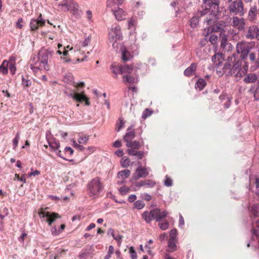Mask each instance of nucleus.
I'll list each match as a JSON object with an SVG mask.
<instances>
[{
	"instance_id": "13",
	"label": "nucleus",
	"mask_w": 259,
	"mask_h": 259,
	"mask_svg": "<svg viewBox=\"0 0 259 259\" xmlns=\"http://www.w3.org/2000/svg\"><path fill=\"white\" fill-rule=\"evenodd\" d=\"M66 8L67 11H70L73 15L78 14V4L73 0H70L67 6H62Z\"/></svg>"
},
{
	"instance_id": "31",
	"label": "nucleus",
	"mask_w": 259,
	"mask_h": 259,
	"mask_svg": "<svg viewBox=\"0 0 259 259\" xmlns=\"http://www.w3.org/2000/svg\"><path fill=\"white\" fill-rule=\"evenodd\" d=\"M257 9L256 7H252L250 8L249 13L248 16L250 20L252 21L254 19L256 14Z\"/></svg>"
},
{
	"instance_id": "61",
	"label": "nucleus",
	"mask_w": 259,
	"mask_h": 259,
	"mask_svg": "<svg viewBox=\"0 0 259 259\" xmlns=\"http://www.w3.org/2000/svg\"><path fill=\"white\" fill-rule=\"evenodd\" d=\"M249 55V60L251 61H254L255 60V55L254 53H251Z\"/></svg>"
},
{
	"instance_id": "7",
	"label": "nucleus",
	"mask_w": 259,
	"mask_h": 259,
	"mask_svg": "<svg viewBox=\"0 0 259 259\" xmlns=\"http://www.w3.org/2000/svg\"><path fill=\"white\" fill-rule=\"evenodd\" d=\"M228 10L231 14L235 15L239 14L242 16L244 14L243 4L242 0L233 2L228 7Z\"/></svg>"
},
{
	"instance_id": "46",
	"label": "nucleus",
	"mask_w": 259,
	"mask_h": 259,
	"mask_svg": "<svg viewBox=\"0 0 259 259\" xmlns=\"http://www.w3.org/2000/svg\"><path fill=\"white\" fill-rule=\"evenodd\" d=\"M218 39V37L215 34H212L209 36V41L212 45L217 44Z\"/></svg>"
},
{
	"instance_id": "39",
	"label": "nucleus",
	"mask_w": 259,
	"mask_h": 259,
	"mask_svg": "<svg viewBox=\"0 0 259 259\" xmlns=\"http://www.w3.org/2000/svg\"><path fill=\"white\" fill-rule=\"evenodd\" d=\"M145 204L143 201L138 200L135 202L134 206L138 209H141L145 206Z\"/></svg>"
},
{
	"instance_id": "64",
	"label": "nucleus",
	"mask_w": 259,
	"mask_h": 259,
	"mask_svg": "<svg viewBox=\"0 0 259 259\" xmlns=\"http://www.w3.org/2000/svg\"><path fill=\"white\" fill-rule=\"evenodd\" d=\"M115 154L118 156H122L123 155V154H124V152L121 149H118L116 152H115Z\"/></svg>"
},
{
	"instance_id": "26",
	"label": "nucleus",
	"mask_w": 259,
	"mask_h": 259,
	"mask_svg": "<svg viewBox=\"0 0 259 259\" xmlns=\"http://www.w3.org/2000/svg\"><path fill=\"white\" fill-rule=\"evenodd\" d=\"M9 60L3 61L0 66V72L3 74H7L8 73Z\"/></svg>"
},
{
	"instance_id": "9",
	"label": "nucleus",
	"mask_w": 259,
	"mask_h": 259,
	"mask_svg": "<svg viewBox=\"0 0 259 259\" xmlns=\"http://www.w3.org/2000/svg\"><path fill=\"white\" fill-rule=\"evenodd\" d=\"M46 20L42 18V14L40 13L36 19H31L30 21L29 27L31 31H36L40 27L45 25Z\"/></svg>"
},
{
	"instance_id": "62",
	"label": "nucleus",
	"mask_w": 259,
	"mask_h": 259,
	"mask_svg": "<svg viewBox=\"0 0 259 259\" xmlns=\"http://www.w3.org/2000/svg\"><path fill=\"white\" fill-rule=\"evenodd\" d=\"M251 233H252V234L255 236L256 237H258V231L257 230V229H255L254 228H252V230H251Z\"/></svg>"
},
{
	"instance_id": "47",
	"label": "nucleus",
	"mask_w": 259,
	"mask_h": 259,
	"mask_svg": "<svg viewBox=\"0 0 259 259\" xmlns=\"http://www.w3.org/2000/svg\"><path fill=\"white\" fill-rule=\"evenodd\" d=\"M130 253L131 254V257L132 259H137V255L136 252L134 250L133 247H131L130 248Z\"/></svg>"
},
{
	"instance_id": "41",
	"label": "nucleus",
	"mask_w": 259,
	"mask_h": 259,
	"mask_svg": "<svg viewBox=\"0 0 259 259\" xmlns=\"http://www.w3.org/2000/svg\"><path fill=\"white\" fill-rule=\"evenodd\" d=\"M152 114V111L149 110L148 109H146L143 112L142 117L143 119H145L148 117L150 116Z\"/></svg>"
},
{
	"instance_id": "45",
	"label": "nucleus",
	"mask_w": 259,
	"mask_h": 259,
	"mask_svg": "<svg viewBox=\"0 0 259 259\" xmlns=\"http://www.w3.org/2000/svg\"><path fill=\"white\" fill-rule=\"evenodd\" d=\"M50 147L54 151L57 150L60 147V144L58 142H49Z\"/></svg>"
},
{
	"instance_id": "57",
	"label": "nucleus",
	"mask_w": 259,
	"mask_h": 259,
	"mask_svg": "<svg viewBox=\"0 0 259 259\" xmlns=\"http://www.w3.org/2000/svg\"><path fill=\"white\" fill-rule=\"evenodd\" d=\"M90 41H91V39L89 37H88L87 38H85L84 41L82 42V46H83V47L87 46L90 43Z\"/></svg>"
},
{
	"instance_id": "40",
	"label": "nucleus",
	"mask_w": 259,
	"mask_h": 259,
	"mask_svg": "<svg viewBox=\"0 0 259 259\" xmlns=\"http://www.w3.org/2000/svg\"><path fill=\"white\" fill-rule=\"evenodd\" d=\"M164 184L165 186L167 187H170L173 184V182L172 179L168 177V176H165V179L164 182Z\"/></svg>"
},
{
	"instance_id": "5",
	"label": "nucleus",
	"mask_w": 259,
	"mask_h": 259,
	"mask_svg": "<svg viewBox=\"0 0 259 259\" xmlns=\"http://www.w3.org/2000/svg\"><path fill=\"white\" fill-rule=\"evenodd\" d=\"M142 218L147 223H150L152 220L160 222L162 219V212L159 209H154L150 211H145L142 214ZM158 226L162 229V223L159 222Z\"/></svg>"
},
{
	"instance_id": "52",
	"label": "nucleus",
	"mask_w": 259,
	"mask_h": 259,
	"mask_svg": "<svg viewBox=\"0 0 259 259\" xmlns=\"http://www.w3.org/2000/svg\"><path fill=\"white\" fill-rule=\"evenodd\" d=\"M65 152L66 154H68L69 156H71L73 153V150L71 148L67 147L65 148Z\"/></svg>"
},
{
	"instance_id": "43",
	"label": "nucleus",
	"mask_w": 259,
	"mask_h": 259,
	"mask_svg": "<svg viewBox=\"0 0 259 259\" xmlns=\"http://www.w3.org/2000/svg\"><path fill=\"white\" fill-rule=\"evenodd\" d=\"M177 230L176 229H172L170 231L169 239H170L171 240H176V238L177 237Z\"/></svg>"
},
{
	"instance_id": "19",
	"label": "nucleus",
	"mask_w": 259,
	"mask_h": 259,
	"mask_svg": "<svg viewBox=\"0 0 259 259\" xmlns=\"http://www.w3.org/2000/svg\"><path fill=\"white\" fill-rule=\"evenodd\" d=\"M136 172L137 173V179L140 178H145L148 176L149 174L147 168L142 167L141 166H139L137 168Z\"/></svg>"
},
{
	"instance_id": "12",
	"label": "nucleus",
	"mask_w": 259,
	"mask_h": 259,
	"mask_svg": "<svg viewBox=\"0 0 259 259\" xmlns=\"http://www.w3.org/2000/svg\"><path fill=\"white\" fill-rule=\"evenodd\" d=\"M245 36L250 39H259V28L255 25L250 26Z\"/></svg>"
},
{
	"instance_id": "11",
	"label": "nucleus",
	"mask_w": 259,
	"mask_h": 259,
	"mask_svg": "<svg viewBox=\"0 0 259 259\" xmlns=\"http://www.w3.org/2000/svg\"><path fill=\"white\" fill-rule=\"evenodd\" d=\"M122 38L120 27L119 25L112 26L111 30L109 33V39L110 42L115 39H121Z\"/></svg>"
},
{
	"instance_id": "54",
	"label": "nucleus",
	"mask_w": 259,
	"mask_h": 259,
	"mask_svg": "<svg viewBox=\"0 0 259 259\" xmlns=\"http://www.w3.org/2000/svg\"><path fill=\"white\" fill-rule=\"evenodd\" d=\"M51 232L53 235L56 236L60 234L61 231L57 230L56 227H54L51 229Z\"/></svg>"
},
{
	"instance_id": "10",
	"label": "nucleus",
	"mask_w": 259,
	"mask_h": 259,
	"mask_svg": "<svg viewBox=\"0 0 259 259\" xmlns=\"http://www.w3.org/2000/svg\"><path fill=\"white\" fill-rule=\"evenodd\" d=\"M78 91H79V90H77L74 93H71L69 96L72 97L74 100L77 102L82 103L84 101L85 104L89 106L90 102H89V98L86 97L84 92H82L80 93H78L77 92Z\"/></svg>"
},
{
	"instance_id": "1",
	"label": "nucleus",
	"mask_w": 259,
	"mask_h": 259,
	"mask_svg": "<svg viewBox=\"0 0 259 259\" xmlns=\"http://www.w3.org/2000/svg\"><path fill=\"white\" fill-rule=\"evenodd\" d=\"M220 57H217L218 63H216L217 73L222 76L224 74L226 76H235L241 77L245 75L247 72L248 65L245 63V65L241 67V63L239 59L237 60L236 55L233 54L225 59L224 55L218 53Z\"/></svg>"
},
{
	"instance_id": "4",
	"label": "nucleus",
	"mask_w": 259,
	"mask_h": 259,
	"mask_svg": "<svg viewBox=\"0 0 259 259\" xmlns=\"http://www.w3.org/2000/svg\"><path fill=\"white\" fill-rule=\"evenodd\" d=\"M254 43L253 42L240 41L237 43L236 46V52L238 54H240V58L239 59L242 63V61L244 62L242 65L243 67L245 65V63H247L246 60L251 50L254 47ZM238 59H237L238 60ZM248 65V64H247Z\"/></svg>"
},
{
	"instance_id": "60",
	"label": "nucleus",
	"mask_w": 259,
	"mask_h": 259,
	"mask_svg": "<svg viewBox=\"0 0 259 259\" xmlns=\"http://www.w3.org/2000/svg\"><path fill=\"white\" fill-rule=\"evenodd\" d=\"M110 67H111V69H112V72L114 74H115L116 75H117V74H118L117 71L119 70V68L115 69V67H114V65L113 64L111 65Z\"/></svg>"
},
{
	"instance_id": "51",
	"label": "nucleus",
	"mask_w": 259,
	"mask_h": 259,
	"mask_svg": "<svg viewBox=\"0 0 259 259\" xmlns=\"http://www.w3.org/2000/svg\"><path fill=\"white\" fill-rule=\"evenodd\" d=\"M153 243V241L152 240H149L148 243L146 245L145 247L147 248V252L148 253H150L151 250L150 249L152 248L151 245Z\"/></svg>"
},
{
	"instance_id": "32",
	"label": "nucleus",
	"mask_w": 259,
	"mask_h": 259,
	"mask_svg": "<svg viewBox=\"0 0 259 259\" xmlns=\"http://www.w3.org/2000/svg\"><path fill=\"white\" fill-rule=\"evenodd\" d=\"M32 81L28 78V76L22 77V85L24 88L29 87L31 86Z\"/></svg>"
},
{
	"instance_id": "16",
	"label": "nucleus",
	"mask_w": 259,
	"mask_h": 259,
	"mask_svg": "<svg viewBox=\"0 0 259 259\" xmlns=\"http://www.w3.org/2000/svg\"><path fill=\"white\" fill-rule=\"evenodd\" d=\"M197 64L196 63H192L190 66L184 71V74L187 77H190L194 75L196 71Z\"/></svg>"
},
{
	"instance_id": "27",
	"label": "nucleus",
	"mask_w": 259,
	"mask_h": 259,
	"mask_svg": "<svg viewBox=\"0 0 259 259\" xmlns=\"http://www.w3.org/2000/svg\"><path fill=\"white\" fill-rule=\"evenodd\" d=\"M206 82L203 78L198 79L195 83V88L198 89L199 91H202L206 86Z\"/></svg>"
},
{
	"instance_id": "49",
	"label": "nucleus",
	"mask_w": 259,
	"mask_h": 259,
	"mask_svg": "<svg viewBox=\"0 0 259 259\" xmlns=\"http://www.w3.org/2000/svg\"><path fill=\"white\" fill-rule=\"evenodd\" d=\"M141 197L142 199L149 201L151 200L152 197L151 195L147 193H143L141 195Z\"/></svg>"
},
{
	"instance_id": "37",
	"label": "nucleus",
	"mask_w": 259,
	"mask_h": 259,
	"mask_svg": "<svg viewBox=\"0 0 259 259\" xmlns=\"http://www.w3.org/2000/svg\"><path fill=\"white\" fill-rule=\"evenodd\" d=\"M120 162L121 163V166L123 167H128L130 165V163H131V160L128 158H124V157L122 158Z\"/></svg>"
},
{
	"instance_id": "24",
	"label": "nucleus",
	"mask_w": 259,
	"mask_h": 259,
	"mask_svg": "<svg viewBox=\"0 0 259 259\" xmlns=\"http://www.w3.org/2000/svg\"><path fill=\"white\" fill-rule=\"evenodd\" d=\"M133 70V67L131 65H124L119 67V73L122 74L123 73H132Z\"/></svg>"
},
{
	"instance_id": "15",
	"label": "nucleus",
	"mask_w": 259,
	"mask_h": 259,
	"mask_svg": "<svg viewBox=\"0 0 259 259\" xmlns=\"http://www.w3.org/2000/svg\"><path fill=\"white\" fill-rule=\"evenodd\" d=\"M233 25L239 30L244 29L245 26L244 19H239L238 17H233Z\"/></svg>"
},
{
	"instance_id": "35",
	"label": "nucleus",
	"mask_w": 259,
	"mask_h": 259,
	"mask_svg": "<svg viewBox=\"0 0 259 259\" xmlns=\"http://www.w3.org/2000/svg\"><path fill=\"white\" fill-rule=\"evenodd\" d=\"M131 58L130 53L126 50H124L122 52V59L124 61H128Z\"/></svg>"
},
{
	"instance_id": "14",
	"label": "nucleus",
	"mask_w": 259,
	"mask_h": 259,
	"mask_svg": "<svg viewBox=\"0 0 259 259\" xmlns=\"http://www.w3.org/2000/svg\"><path fill=\"white\" fill-rule=\"evenodd\" d=\"M115 8H111V11L113 12L115 18L118 21H121L124 20L126 17V14L123 10L118 8L117 10H115Z\"/></svg>"
},
{
	"instance_id": "44",
	"label": "nucleus",
	"mask_w": 259,
	"mask_h": 259,
	"mask_svg": "<svg viewBox=\"0 0 259 259\" xmlns=\"http://www.w3.org/2000/svg\"><path fill=\"white\" fill-rule=\"evenodd\" d=\"M156 184V183L151 180H145V187L146 188H152L154 187Z\"/></svg>"
},
{
	"instance_id": "56",
	"label": "nucleus",
	"mask_w": 259,
	"mask_h": 259,
	"mask_svg": "<svg viewBox=\"0 0 259 259\" xmlns=\"http://www.w3.org/2000/svg\"><path fill=\"white\" fill-rule=\"evenodd\" d=\"M137 199V196L135 194H132L129 196L128 198V201L130 202H134Z\"/></svg>"
},
{
	"instance_id": "6",
	"label": "nucleus",
	"mask_w": 259,
	"mask_h": 259,
	"mask_svg": "<svg viewBox=\"0 0 259 259\" xmlns=\"http://www.w3.org/2000/svg\"><path fill=\"white\" fill-rule=\"evenodd\" d=\"M104 186L101 182L99 177L93 179L88 184V190L89 195L92 196H98L102 191Z\"/></svg>"
},
{
	"instance_id": "59",
	"label": "nucleus",
	"mask_w": 259,
	"mask_h": 259,
	"mask_svg": "<svg viewBox=\"0 0 259 259\" xmlns=\"http://www.w3.org/2000/svg\"><path fill=\"white\" fill-rule=\"evenodd\" d=\"M113 146L115 148H119L121 146V143L120 141L117 140L113 143Z\"/></svg>"
},
{
	"instance_id": "58",
	"label": "nucleus",
	"mask_w": 259,
	"mask_h": 259,
	"mask_svg": "<svg viewBox=\"0 0 259 259\" xmlns=\"http://www.w3.org/2000/svg\"><path fill=\"white\" fill-rule=\"evenodd\" d=\"M184 225V219L183 218L182 215L180 214V218L179 221V225L180 227H182Z\"/></svg>"
},
{
	"instance_id": "29",
	"label": "nucleus",
	"mask_w": 259,
	"mask_h": 259,
	"mask_svg": "<svg viewBox=\"0 0 259 259\" xmlns=\"http://www.w3.org/2000/svg\"><path fill=\"white\" fill-rule=\"evenodd\" d=\"M199 22V16H194L190 20V25L191 28H195L197 27Z\"/></svg>"
},
{
	"instance_id": "21",
	"label": "nucleus",
	"mask_w": 259,
	"mask_h": 259,
	"mask_svg": "<svg viewBox=\"0 0 259 259\" xmlns=\"http://www.w3.org/2000/svg\"><path fill=\"white\" fill-rule=\"evenodd\" d=\"M176 241L174 240H168L167 248L166 249V251L169 252H172L175 251L177 249V246L176 244Z\"/></svg>"
},
{
	"instance_id": "34",
	"label": "nucleus",
	"mask_w": 259,
	"mask_h": 259,
	"mask_svg": "<svg viewBox=\"0 0 259 259\" xmlns=\"http://www.w3.org/2000/svg\"><path fill=\"white\" fill-rule=\"evenodd\" d=\"M135 81V78L133 76L129 75H124L123 76V81L125 83L129 82V83H134Z\"/></svg>"
},
{
	"instance_id": "2",
	"label": "nucleus",
	"mask_w": 259,
	"mask_h": 259,
	"mask_svg": "<svg viewBox=\"0 0 259 259\" xmlns=\"http://www.w3.org/2000/svg\"><path fill=\"white\" fill-rule=\"evenodd\" d=\"M201 8L202 9L198 11L200 16H203L208 14L204 23H206L207 25L212 26V31L219 32L222 29V26L214 24L219 19L221 14L220 0H202Z\"/></svg>"
},
{
	"instance_id": "36",
	"label": "nucleus",
	"mask_w": 259,
	"mask_h": 259,
	"mask_svg": "<svg viewBox=\"0 0 259 259\" xmlns=\"http://www.w3.org/2000/svg\"><path fill=\"white\" fill-rule=\"evenodd\" d=\"M89 140V137L85 135H80L79 136L78 142L79 144H85Z\"/></svg>"
},
{
	"instance_id": "8",
	"label": "nucleus",
	"mask_w": 259,
	"mask_h": 259,
	"mask_svg": "<svg viewBox=\"0 0 259 259\" xmlns=\"http://www.w3.org/2000/svg\"><path fill=\"white\" fill-rule=\"evenodd\" d=\"M38 214L40 218H46V222L48 223L49 226H51L56 219L61 218V216L58 213L46 211L44 210L42 208H41V210H39Z\"/></svg>"
},
{
	"instance_id": "18",
	"label": "nucleus",
	"mask_w": 259,
	"mask_h": 259,
	"mask_svg": "<svg viewBox=\"0 0 259 259\" xmlns=\"http://www.w3.org/2000/svg\"><path fill=\"white\" fill-rule=\"evenodd\" d=\"M128 154L132 156H136L139 159H141L143 158L144 156V152L142 151H137L136 149H128L126 150Z\"/></svg>"
},
{
	"instance_id": "42",
	"label": "nucleus",
	"mask_w": 259,
	"mask_h": 259,
	"mask_svg": "<svg viewBox=\"0 0 259 259\" xmlns=\"http://www.w3.org/2000/svg\"><path fill=\"white\" fill-rule=\"evenodd\" d=\"M118 120V122L116 123L117 127H116V131L117 132H119V130L123 127L124 124V122L122 118H119Z\"/></svg>"
},
{
	"instance_id": "30",
	"label": "nucleus",
	"mask_w": 259,
	"mask_h": 259,
	"mask_svg": "<svg viewBox=\"0 0 259 259\" xmlns=\"http://www.w3.org/2000/svg\"><path fill=\"white\" fill-rule=\"evenodd\" d=\"M130 174L131 171L130 170L125 169L120 171L118 173V177L122 180H124L130 176Z\"/></svg>"
},
{
	"instance_id": "3",
	"label": "nucleus",
	"mask_w": 259,
	"mask_h": 259,
	"mask_svg": "<svg viewBox=\"0 0 259 259\" xmlns=\"http://www.w3.org/2000/svg\"><path fill=\"white\" fill-rule=\"evenodd\" d=\"M53 51L50 49H42L38 53L37 60L31 65V68L34 71L38 70H50V65L48 64L49 57L53 55Z\"/></svg>"
},
{
	"instance_id": "63",
	"label": "nucleus",
	"mask_w": 259,
	"mask_h": 259,
	"mask_svg": "<svg viewBox=\"0 0 259 259\" xmlns=\"http://www.w3.org/2000/svg\"><path fill=\"white\" fill-rule=\"evenodd\" d=\"M117 39L114 40L113 42L112 46L113 48L116 50H117L119 47V44L118 42L117 41Z\"/></svg>"
},
{
	"instance_id": "53",
	"label": "nucleus",
	"mask_w": 259,
	"mask_h": 259,
	"mask_svg": "<svg viewBox=\"0 0 259 259\" xmlns=\"http://www.w3.org/2000/svg\"><path fill=\"white\" fill-rule=\"evenodd\" d=\"M59 2V6H67L70 0H55Z\"/></svg>"
},
{
	"instance_id": "28",
	"label": "nucleus",
	"mask_w": 259,
	"mask_h": 259,
	"mask_svg": "<svg viewBox=\"0 0 259 259\" xmlns=\"http://www.w3.org/2000/svg\"><path fill=\"white\" fill-rule=\"evenodd\" d=\"M126 145L127 147L131 148L130 149H139L141 146L140 142L137 141H130L126 143Z\"/></svg>"
},
{
	"instance_id": "33",
	"label": "nucleus",
	"mask_w": 259,
	"mask_h": 259,
	"mask_svg": "<svg viewBox=\"0 0 259 259\" xmlns=\"http://www.w3.org/2000/svg\"><path fill=\"white\" fill-rule=\"evenodd\" d=\"M109 232H110L113 238L116 240L118 242L121 243V240L122 239V236L119 234L115 235L114 233V230L113 229H110L109 230Z\"/></svg>"
},
{
	"instance_id": "17",
	"label": "nucleus",
	"mask_w": 259,
	"mask_h": 259,
	"mask_svg": "<svg viewBox=\"0 0 259 259\" xmlns=\"http://www.w3.org/2000/svg\"><path fill=\"white\" fill-rule=\"evenodd\" d=\"M15 61L16 58L14 56H11L9 59V69L12 75L15 74L16 71Z\"/></svg>"
},
{
	"instance_id": "55",
	"label": "nucleus",
	"mask_w": 259,
	"mask_h": 259,
	"mask_svg": "<svg viewBox=\"0 0 259 259\" xmlns=\"http://www.w3.org/2000/svg\"><path fill=\"white\" fill-rule=\"evenodd\" d=\"M22 22L23 19L22 18H20L16 23V27L19 29H22L23 27V25L22 24Z\"/></svg>"
},
{
	"instance_id": "20",
	"label": "nucleus",
	"mask_w": 259,
	"mask_h": 259,
	"mask_svg": "<svg viewBox=\"0 0 259 259\" xmlns=\"http://www.w3.org/2000/svg\"><path fill=\"white\" fill-rule=\"evenodd\" d=\"M132 127H129L127 131L129 132H127L124 137V140L126 143L132 141V140L135 137V132L134 130H131Z\"/></svg>"
},
{
	"instance_id": "48",
	"label": "nucleus",
	"mask_w": 259,
	"mask_h": 259,
	"mask_svg": "<svg viewBox=\"0 0 259 259\" xmlns=\"http://www.w3.org/2000/svg\"><path fill=\"white\" fill-rule=\"evenodd\" d=\"M19 140H20L19 135V134L17 133L16 135L15 138L14 139V140L13 141V144L14 149H15L16 148V147L17 146Z\"/></svg>"
},
{
	"instance_id": "23",
	"label": "nucleus",
	"mask_w": 259,
	"mask_h": 259,
	"mask_svg": "<svg viewBox=\"0 0 259 259\" xmlns=\"http://www.w3.org/2000/svg\"><path fill=\"white\" fill-rule=\"evenodd\" d=\"M124 0H107V7L111 8H115V6L121 5Z\"/></svg>"
},
{
	"instance_id": "50",
	"label": "nucleus",
	"mask_w": 259,
	"mask_h": 259,
	"mask_svg": "<svg viewBox=\"0 0 259 259\" xmlns=\"http://www.w3.org/2000/svg\"><path fill=\"white\" fill-rule=\"evenodd\" d=\"M31 172L30 173H28V175L29 177L31 176L35 177L36 176H38L40 174V171L38 170H35L33 171H32V168L31 169Z\"/></svg>"
},
{
	"instance_id": "25",
	"label": "nucleus",
	"mask_w": 259,
	"mask_h": 259,
	"mask_svg": "<svg viewBox=\"0 0 259 259\" xmlns=\"http://www.w3.org/2000/svg\"><path fill=\"white\" fill-rule=\"evenodd\" d=\"M57 53L59 55L63 54L64 57H61V59L63 60L64 62L67 63L70 62V59L67 57V55L68 54V50H66L65 48H63V52L59 50L57 51Z\"/></svg>"
},
{
	"instance_id": "38",
	"label": "nucleus",
	"mask_w": 259,
	"mask_h": 259,
	"mask_svg": "<svg viewBox=\"0 0 259 259\" xmlns=\"http://www.w3.org/2000/svg\"><path fill=\"white\" fill-rule=\"evenodd\" d=\"M114 251V247L112 245L109 246L108 251L107 254L105 256L104 259H109L111 255L113 254Z\"/></svg>"
},
{
	"instance_id": "22",
	"label": "nucleus",
	"mask_w": 259,
	"mask_h": 259,
	"mask_svg": "<svg viewBox=\"0 0 259 259\" xmlns=\"http://www.w3.org/2000/svg\"><path fill=\"white\" fill-rule=\"evenodd\" d=\"M257 79V75L254 73H249L244 79V81L246 83H253L256 81Z\"/></svg>"
}]
</instances>
